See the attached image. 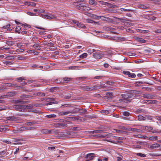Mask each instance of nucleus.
Instances as JSON below:
<instances>
[{"label":"nucleus","mask_w":161,"mask_h":161,"mask_svg":"<svg viewBox=\"0 0 161 161\" xmlns=\"http://www.w3.org/2000/svg\"><path fill=\"white\" fill-rule=\"evenodd\" d=\"M118 19L119 21H121L122 22H123L124 24V25L126 26V27H128L126 29V31L128 32H130V28L129 27L130 26V24L126 20L122 19V18H118Z\"/></svg>","instance_id":"nucleus-1"},{"label":"nucleus","mask_w":161,"mask_h":161,"mask_svg":"<svg viewBox=\"0 0 161 161\" xmlns=\"http://www.w3.org/2000/svg\"><path fill=\"white\" fill-rule=\"evenodd\" d=\"M61 122V123L56 124L55 126V127L65 128L67 126L68 121L67 120L62 119Z\"/></svg>","instance_id":"nucleus-2"},{"label":"nucleus","mask_w":161,"mask_h":161,"mask_svg":"<svg viewBox=\"0 0 161 161\" xmlns=\"http://www.w3.org/2000/svg\"><path fill=\"white\" fill-rule=\"evenodd\" d=\"M76 8L79 10H84L86 11H88L91 9L90 8L85 6L82 4L81 5L80 4L79 5H78V6L76 7Z\"/></svg>","instance_id":"nucleus-3"},{"label":"nucleus","mask_w":161,"mask_h":161,"mask_svg":"<svg viewBox=\"0 0 161 161\" xmlns=\"http://www.w3.org/2000/svg\"><path fill=\"white\" fill-rule=\"evenodd\" d=\"M92 56L94 58L97 59H99L103 57V54L102 52L99 51L93 53Z\"/></svg>","instance_id":"nucleus-4"},{"label":"nucleus","mask_w":161,"mask_h":161,"mask_svg":"<svg viewBox=\"0 0 161 161\" xmlns=\"http://www.w3.org/2000/svg\"><path fill=\"white\" fill-rule=\"evenodd\" d=\"M40 16L42 17L43 18L49 19H53L55 18V17L54 15H51L50 14H41Z\"/></svg>","instance_id":"nucleus-5"},{"label":"nucleus","mask_w":161,"mask_h":161,"mask_svg":"<svg viewBox=\"0 0 161 161\" xmlns=\"http://www.w3.org/2000/svg\"><path fill=\"white\" fill-rule=\"evenodd\" d=\"M25 139H17L15 138L14 139L12 142L14 143V144H22V142H21L22 141H25Z\"/></svg>","instance_id":"nucleus-6"},{"label":"nucleus","mask_w":161,"mask_h":161,"mask_svg":"<svg viewBox=\"0 0 161 161\" xmlns=\"http://www.w3.org/2000/svg\"><path fill=\"white\" fill-rule=\"evenodd\" d=\"M13 108L17 111L24 112L25 108L23 105H15Z\"/></svg>","instance_id":"nucleus-7"},{"label":"nucleus","mask_w":161,"mask_h":161,"mask_svg":"<svg viewBox=\"0 0 161 161\" xmlns=\"http://www.w3.org/2000/svg\"><path fill=\"white\" fill-rule=\"evenodd\" d=\"M155 96V95L149 93L144 94L142 96V97L144 98L148 99H154Z\"/></svg>","instance_id":"nucleus-8"},{"label":"nucleus","mask_w":161,"mask_h":161,"mask_svg":"<svg viewBox=\"0 0 161 161\" xmlns=\"http://www.w3.org/2000/svg\"><path fill=\"white\" fill-rule=\"evenodd\" d=\"M133 38L137 42H139L142 43H145L146 42V40L143 39L141 38H139L137 37H133Z\"/></svg>","instance_id":"nucleus-9"},{"label":"nucleus","mask_w":161,"mask_h":161,"mask_svg":"<svg viewBox=\"0 0 161 161\" xmlns=\"http://www.w3.org/2000/svg\"><path fill=\"white\" fill-rule=\"evenodd\" d=\"M94 155V153H90L87 154L86 156V158L87 159L86 161H89L90 160H92L93 158Z\"/></svg>","instance_id":"nucleus-10"},{"label":"nucleus","mask_w":161,"mask_h":161,"mask_svg":"<svg viewBox=\"0 0 161 161\" xmlns=\"http://www.w3.org/2000/svg\"><path fill=\"white\" fill-rule=\"evenodd\" d=\"M122 97L123 98V99H120L119 100V101L120 102H125V101H127V100L126 99L128 98L129 97V96L128 95H127L126 94L122 95Z\"/></svg>","instance_id":"nucleus-11"},{"label":"nucleus","mask_w":161,"mask_h":161,"mask_svg":"<svg viewBox=\"0 0 161 161\" xmlns=\"http://www.w3.org/2000/svg\"><path fill=\"white\" fill-rule=\"evenodd\" d=\"M15 95V93L14 92H8L6 95L2 96L3 98H6L8 97H11L14 96Z\"/></svg>","instance_id":"nucleus-12"},{"label":"nucleus","mask_w":161,"mask_h":161,"mask_svg":"<svg viewBox=\"0 0 161 161\" xmlns=\"http://www.w3.org/2000/svg\"><path fill=\"white\" fill-rule=\"evenodd\" d=\"M140 128L141 129H146V128H147V131L149 132L153 129L152 127L151 126H144L141 125L140 126Z\"/></svg>","instance_id":"nucleus-13"},{"label":"nucleus","mask_w":161,"mask_h":161,"mask_svg":"<svg viewBox=\"0 0 161 161\" xmlns=\"http://www.w3.org/2000/svg\"><path fill=\"white\" fill-rule=\"evenodd\" d=\"M24 107V112L29 111V110L33 107V104H30L29 105H23Z\"/></svg>","instance_id":"nucleus-14"},{"label":"nucleus","mask_w":161,"mask_h":161,"mask_svg":"<svg viewBox=\"0 0 161 161\" xmlns=\"http://www.w3.org/2000/svg\"><path fill=\"white\" fill-rule=\"evenodd\" d=\"M6 119L7 120L13 121L17 120L18 119V118L14 116H12L7 117Z\"/></svg>","instance_id":"nucleus-15"},{"label":"nucleus","mask_w":161,"mask_h":161,"mask_svg":"<svg viewBox=\"0 0 161 161\" xmlns=\"http://www.w3.org/2000/svg\"><path fill=\"white\" fill-rule=\"evenodd\" d=\"M40 42H35L33 45L32 47L34 48H37V50H39L41 49V46L40 45Z\"/></svg>","instance_id":"nucleus-16"},{"label":"nucleus","mask_w":161,"mask_h":161,"mask_svg":"<svg viewBox=\"0 0 161 161\" xmlns=\"http://www.w3.org/2000/svg\"><path fill=\"white\" fill-rule=\"evenodd\" d=\"M20 130H29L34 129V128L31 127L23 126L20 128Z\"/></svg>","instance_id":"nucleus-17"},{"label":"nucleus","mask_w":161,"mask_h":161,"mask_svg":"<svg viewBox=\"0 0 161 161\" xmlns=\"http://www.w3.org/2000/svg\"><path fill=\"white\" fill-rule=\"evenodd\" d=\"M73 22L75 24H76L77 26L79 28H84L85 27L84 24L80 23L78 24V22L76 21L73 20Z\"/></svg>","instance_id":"nucleus-18"},{"label":"nucleus","mask_w":161,"mask_h":161,"mask_svg":"<svg viewBox=\"0 0 161 161\" xmlns=\"http://www.w3.org/2000/svg\"><path fill=\"white\" fill-rule=\"evenodd\" d=\"M145 103H146L150 104H156L158 103V101L156 100H145Z\"/></svg>","instance_id":"nucleus-19"},{"label":"nucleus","mask_w":161,"mask_h":161,"mask_svg":"<svg viewBox=\"0 0 161 161\" xmlns=\"http://www.w3.org/2000/svg\"><path fill=\"white\" fill-rule=\"evenodd\" d=\"M72 111L71 110L66 111H62L59 113V115H64L72 113Z\"/></svg>","instance_id":"nucleus-20"},{"label":"nucleus","mask_w":161,"mask_h":161,"mask_svg":"<svg viewBox=\"0 0 161 161\" xmlns=\"http://www.w3.org/2000/svg\"><path fill=\"white\" fill-rule=\"evenodd\" d=\"M159 145L158 143L153 144L149 146V147L151 149H154L159 147Z\"/></svg>","instance_id":"nucleus-21"},{"label":"nucleus","mask_w":161,"mask_h":161,"mask_svg":"<svg viewBox=\"0 0 161 161\" xmlns=\"http://www.w3.org/2000/svg\"><path fill=\"white\" fill-rule=\"evenodd\" d=\"M76 111L81 114H86L87 111L86 109H83L80 108H77Z\"/></svg>","instance_id":"nucleus-22"},{"label":"nucleus","mask_w":161,"mask_h":161,"mask_svg":"<svg viewBox=\"0 0 161 161\" xmlns=\"http://www.w3.org/2000/svg\"><path fill=\"white\" fill-rule=\"evenodd\" d=\"M147 118V116L145 115L144 116L142 115H138V119L140 121H144Z\"/></svg>","instance_id":"nucleus-23"},{"label":"nucleus","mask_w":161,"mask_h":161,"mask_svg":"<svg viewBox=\"0 0 161 161\" xmlns=\"http://www.w3.org/2000/svg\"><path fill=\"white\" fill-rule=\"evenodd\" d=\"M110 134H105L103 135H95V136H96L97 137H108L109 136H110Z\"/></svg>","instance_id":"nucleus-24"},{"label":"nucleus","mask_w":161,"mask_h":161,"mask_svg":"<svg viewBox=\"0 0 161 161\" xmlns=\"http://www.w3.org/2000/svg\"><path fill=\"white\" fill-rule=\"evenodd\" d=\"M41 132L43 134H50L51 133V130L48 129H43L41 130Z\"/></svg>","instance_id":"nucleus-25"},{"label":"nucleus","mask_w":161,"mask_h":161,"mask_svg":"<svg viewBox=\"0 0 161 161\" xmlns=\"http://www.w3.org/2000/svg\"><path fill=\"white\" fill-rule=\"evenodd\" d=\"M90 87L91 88V91L100 89L99 86H98V85H93L92 86Z\"/></svg>","instance_id":"nucleus-26"},{"label":"nucleus","mask_w":161,"mask_h":161,"mask_svg":"<svg viewBox=\"0 0 161 161\" xmlns=\"http://www.w3.org/2000/svg\"><path fill=\"white\" fill-rule=\"evenodd\" d=\"M147 138L150 141H155L157 140L158 136H152L147 137Z\"/></svg>","instance_id":"nucleus-27"},{"label":"nucleus","mask_w":161,"mask_h":161,"mask_svg":"<svg viewBox=\"0 0 161 161\" xmlns=\"http://www.w3.org/2000/svg\"><path fill=\"white\" fill-rule=\"evenodd\" d=\"M136 31L137 32L142 33L144 34L147 33L149 32V31L148 30H143L139 29H136Z\"/></svg>","instance_id":"nucleus-28"},{"label":"nucleus","mask_w":161,"mask_h":161,"mask_svg":"<svg viewBox=\"0 0 161 161\" xmlns=\"http://www.w3.org/2000/svg\"><path fill=\"white\" fill-rule=\"evenodd\" d=\"M36 122L35 121H33L31 122H27L25 123L26 126H32L33 125L35 124Z\"/></svg>","instance_id":"nucleus-29"},{"label":"nucleus","mask_w":161,"mask_h":161,"mask_svg":"<svg viewBox=\"0 0 161 161\" xmlns=\"http://www.w3.org/2000/svg\"><path fill=\"white\" fill-rule=\"evenodd\" d=\"M75 119H76L78 121L80 122L84 121L85 120L84 118L79 116L76 117Z\"/></svg>","instance_id":"nucleus-30"},{"label":"nucleus","mask_w":161,"mask_h":161,"mask_svg":"<svg viewBox=\"0 0 161 161\" xmlns=\"http://www.w3.org/2000/svg\"><path fill=\"white\" fill-rule=\"evenodd\" d=\"M86 21L87 23H91V24H94V23H97V22L91 20L90 19H86Z\"/></svg>","instance_id":"nucleus-31"},{"label":"nucleus","mask_w":161,"mask_h":161,"mask_svg":"<svg viewBox=\"0 0 161 161\" xmlns=\"http://www.w3.org/2000/svg\"><path fill=\"white\" fill-rule=\"evenodd\" d=\"M89 16L94 19H99L98 16L93 14H90Z\"/></svg>","instance_id":"nucleus-32"},{"label":"nucleus","mask_w":161,"mask_h":161,"mask_svg":"<svg viewBox=\"0 0 161 161\" xmlns=\"http://www.w3.org/2000/svg\"><path fill=\"white\" fill-rule=\"evenodd\" d=\"M3 62L4 64H6V65L8 66L11 65L13 64L12 62L8 61H3Z\"/></svg>","instance_id":"nucleus-33"},{"label":"nucleus","mask_w":161,"mask_h":161,"mask_svg":"<svg viewBox=\"0 0 161 161\" xmlns=\"http://www.w3.org/2000/svg\"><path fill=\"white\" fill-rule=\"evenodd\" d=\"M136 136L138 138H141L144 139H147V137L146 136H143L141 135H136Z\"/></svg>","instance_id":"nucleus-34"},{"label":"nucleus","mask_w":161,"mask_h":161,"mask_svg":"<svg viewBox=\"0 0 161 161\" xmlns=\"http://www.w3.org/2000/svg\"><path fill=\"white\" fill-rule=\"evenodd\" d=\"M83 89L86 91H91V88L90 87L88 86H83Z\"/></svg>","instance_id":"nucleus-35"},{"label":"nucleus","mask_w":161,"mask_h":161,"mask_svg":"<svg viewBox=\"0 0 161 161\" xmlns=\"http://www.w3.org/2000/svg\"><path fill=\"white\" fill-rule=\"evenodd\" d=\"M120 11H117V12L118 13H121V11H124V12L130 11L131 10V9H125V8H120Z\"/></svg>","instance_id":"nucleus-36"},{"label":"nucleus","mask_w":161,"mask_h":161,"mask_svg":"<svg viewBox=\"0 0 161 161\" xmlns=\"http://www.w3.org/2000/svg\"><path fill=\"white\" fill-rule=\"evenodd\" d=\"M123 73L125 75H128L130 77H131V74L130 72L128 71H123Z\"/></svg>","instance_id":"nucleus-37"},{"label":"nucleus","mask_w":161,"mask_h":161,"mask_svg":"<svg viewBox=\"0 0 161 161\" xmlns=\"http://www.w3.org/2000/svg\"><path fill=\"white\" fill-rule=\"evenodd\" d=\"M113 96V94L112 92H107L106 93V97L108 98H111Z\"/></svg>","instance_id":"nucleus-38"},{"label":"nucleus","mask_w":161,"mask_h":161,"mask_svg":"<svg viewBox=\"0 0 161 161\" xmlns=\"http://www.w3.org/2000/svg\"><path fill=\"white\" fill-rule=\"evenodd\" d=\"M87 56V54L86 53H84L80 55V58H86Z\"/></svg>","instance_id":"nucleus-39"},{"label":"nucleus","mask_w":161,"mask_h":161,"mask_svg":"<svg viewBox=\"0 0 161 161\" xmlns=\"http://www.w3.org/2000/svg\"><path fill=\"white\" fill-rule=\"evenodd\" d=\"M71 79L69 77H65L63 78L64 81L66 83L69 81Z\"/></svg>","instance_id":"nucleus-40"},{"label":"nucleus","mask_w":161,"mask_h":161,"mask_svg":"<svg viewBox=\"0 0 161 161\" xmlns=\"http://www.w3.org/2000/svg\"><path fill=\"white\" fill-rule=\"evenodd\" d=\"M56 116V115L54 114L47 115L46 116V117L48 118H54Z\"/></svg>","instance_id":"nucleus-41"},{"label":"nucleus","mask_w":161,"mask_h":161,"mask_svg":"<svg viewBox=\"0 0 161 161\" xmlns=\"http://www.w3.org/2000/svg\"><path fill=\"white\" fill-rule=\"evenodd\" d=\"M149 155L150 156H155V157H157L158 156H161V154H159L158 153H151L149 154Z\"/></svg>","instance_id":"nucleus-42"},{"label":"nucleus","mask_w":161,"mask_h":161,"mask_svg":"<svg viewBox=\"0 0 161 161\" xmlns=\"http://www.w3.org/2000/svg\"><path fill=\"white\" fill-rule=\"evenodd\" d=\"M6 44L8 45L13 46L14 45V42L12 41H7L6 42Z\"/></svg>","instance_id":"nucleus-43"},{"label":"nucleus","mask_w":161,"mask_h":161,"mask_svg":"<svg viewBox=\"0 0 161 161\" xmlns=\"http://www.w3.org/2000/svg\"><path fill=\"white\" fill-rule=\"evenodd\" d=\"M98 2L103 5H104L107 6L108 4V3L106 2H104V1H98Z\"/></svg>","instance_id":"nucleus-44"},{"label":"nucleus","mask_w":161,"mask_h":161,"mask_svg":"<svg viewBox=\"0 0 161 161\" xmlns=\"http://www.w3.org/2000/svg\"><path fill=\"white\" fill-rule=\"evenodd\" d=\"M6 86L10 87V86H16V84H15L12 83H6L5 84Z\"/></svg>","instance_id":"nucleus-45"},{"label":"nucleus","mask_w":161,"mask_h":161,"mask_svg":"<svg viewBox=\"0 0 161 161\" xmlns=\"http://www.w3.org/2000/svg\"><path fill=\"white\" fill-rule=\"evenodd\" d=\"M37 95L41 97H44L45 96V94L42 92H38L37 93Z\"/></svg>","instance_id":"nucleus-46"},{"label":"nucleus","mask_w":161,"mask_h":161,"mask_svg":"<svg viewBox=\"0 0 161 161\" xmlns=\"http://www.w3.org/2000/svg\"><path fill=\"white\" fill-rule=\"evenodd\" d=\"M16 79L18 81L21 82L23 80H24L25 79L23 77H20L16 78Z\"/></svg>","instance_id":"nucleus-47"},{"label":"nucleus","mask_w":161,"mask_h":161,"mask_svg":"<svg viewBox=\"0 0 161 161\" xmlns=\"http://www.w3.org/2000/svg\"><path fill=\"white\" fill-rule=\"evenodd\" d=\"M58 103V102H48L47 103L45 104V105H51L53 104H55Z\"/></svg>","instance_id":"nucleus-48"},{"label":"nucleus","mask_w":161,"mask_h":161,"mask_svg":"<svg viewBox=\"0 0 161 161\" xmlns=\"http://www.w3.org/2000/svg\"><path fill=\"white\" fill-rule=\"evenodd\" d=\"M89 3L91 5H93L95 4H96L97 3H96L94 0H89Z\"/></svg>","instance_id":"nucleus-49"},{"label":"nucleus","mask_w":161,"mask_h":161,"mask_svg":"<svg viewBox=\"0 0 161 161\" xmlns=\"http://www.w3.org/2000/svg\"><path fill=\"white\" fill-rule=\"evenodd\" d=\"M116 40L118 42L122 41H124L125 40V39L124 37H118L117 38V39Z\"/></svg>","instance_id":"nucleus-50"},{"label":"nucleus","mask_w":161,"mask_h":161,"mask_svg":"<svg viewBox=\"0 0 161 161\" xmlns=\"http://www.w3.org/2000/svg\"><path fill=\"white\" fill-rule=\"evenodd\" d=\"M14 58V57L13 56H8L6 57L5 59L7 60H12Z\"/></svg>","instance_id":"nucleus-51"},{"label":"nucleus","mask_w":161,"mask_h":161,"mask_svg":"<svg viewBox=\"0 0 161 161\" xmlns=\"http://www.w3.org/2000/svg\"><path fill=\"white\" fill-rule=\"evenodd\" d=\"M79 68L78 66H70L69 67V69H75L76 70L78 69Z\"/></svg>","instance_id":"nucleus-52"},{"label":"nucleus","mask_w":161,"mask_h":161,"mask_svg":"<svg viewBox=\"0 0 161 161\" xmlns=\"http://www.w3.org/2000/svg\"><path fill=\"white\" fill-rule=\"evenodd\" d=\"M21 28L19 26H18L15 29V31L16 32H17V33H20V30Z\"/></svg>","instance_id":"nucleus-53"},{"label":"nucleus","mask_w":161,"mask_h":161,"mask_svg":"<svg viewBox=\"0 0 161 161\" xmlns=\"http://www.w3.org/2000/svg\"><path fill=\"white\" fill-rule=\"evenodd\" d=\"M131 131L141 132V130L131 128Z\"/></svg>","instance_id":"nucleus-54"},{"label":"nucleus","mask_w":161,"mask_h":161,"mask_svg":"<svg viewBox=\"0 0 161 161\" xmlns=\"http://www.w3.org/2000/svg\"><path fill=\"white\" fill-rule=\"evenodd\" d=\"M98 86H99L100 88H105L106 87H107L108 86H107L106 85H105V84H104L102 83L101 84H100V85H98Z\"/></svg>","instance_id":"nucleus-55"},{"label":"nucleus","mask_w":161,"mask_h":161,"mask_svg":"<svg viewBox=\"0 0 161 161\" xmlns=\"http://www.w3.org/2000/svg\"><path fill=\"white\" fill-rule=\"evenodd\" d=\"M136 154L137 155L141 157H145L146 156L145 154H142L141 153H137Z\"/></svg>","instance_id":"nucleus-56"},{"label":"nucleus","mask_w":161,"mask_h":161,"mask_svg":"<svg viewBox=\"0 0 161 161\" xmlns=\"http://www.w3.org/2000/svg\"><path fill=\"white\" fill-rule=\"evenodd\" d=\"M105 10H106L107 12H109V13H110V12H111V13H112V12L116 13V12H117V11H116L111 10L110 9H106Z\"/></svg>","instance_id":"nucleus-57"},{"label":"nucleus","mask_w":161,"mask_h":161,"mask_svg":"<svg viewBox=\"0 0 161 161\" xmlns=\"http://www.w3.org/2000/svg\"><path fill=\"white\" fill-rule=\"evenodd\" d=\"M139 8H140L145 9L147 7L143 4H140L139 6Z\"/></svg>","instance_id":"nucleus-58"},{"label":"nucleus","mask_w":161,"mask_h":161,"mask_svg":"<svg viewBox=\"0 0 161 161\" xmlns=\"http://www.w3.org/2000/svg\"><path fill=\"white\" fill-rule=\"evenodd\" d=\"M8 130V129L6 128H1L0 129V131H6Z\"/></svg>","instance_id":"nucleus-59"},{"label":"nucleus","mask_w":161,"mask_h":161,"mask_svg":"<svg viewBox=\"0 0 161 161\" xmlns=\"http://www.w3.org/2000/svg\"><path fill=\"white\" fill-rule=\"evenodd\" d=\"M123 114L125 116H128L129 115L130 113L128 112L125 111L123 112Z\"/></svg>","instance_id":"nucleus-60"},{"label":"nucleus","mask_w":161,"mask_h":161,"mask_svg":"<svg viewBox=\"0 0 161 161\" xmlns=\"http://www.w3.org/2000/svg\"><path fill=\"white\" fill-rule=\"evenodd\" d=\"M108 142H112V143H115V144H117V143H121L122 142L120 141H116V142H113L112 141H107Z\"/></svg>","instance_id":"nucleus-61"},{"label":"nucleus","mask_w":161,"mask_h":161,"mask_svg":"<svg viewBox=\"0 0 161 161\" xmlns=\"http://www.w3.org/2000/svg\"><path fill=\"white\" fill-rule=\"evenodd\" d=\"M33 106L36 107H41L42 106V104H33Z\"/></svg>","instance_id":"nucleus-62"},{"label":"nucleus","mask_w":161,"mask_h":161,"mask_svg":"<svg viewBox=\"0 0 161 161\" xmlns=\"http://www.w3.org/2000/svg\"><path fill=\"white\" fill-rule=\"evenodd\" d=\"M136 112L138 113H142L144 112V110L141 109L139 108L136 110Z\"/></svg>","instance_id":"nucleus-63"},{"label":"nucleus","mask_w":161,"mask_h":161,"mask_svg":"<svg viewBox=\"0 0 161 161\" xmlns=\"http://www.w3.org/2000/svg\"><path fill=\"white\" fill-rule=\"evenodd\" d=\"M16 103L17 104H22L23 103V101H20L19 100H17L16 101Z\"/></svg>","instance_id":"nucleus-64"}]
</instances>
